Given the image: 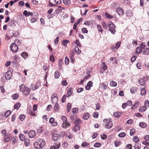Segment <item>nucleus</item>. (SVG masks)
Returning <instances> with one entry per match:
<instances>
[{
    "label": "nucleus",
    "mask_w": 149,
    "mask_h": 149,
    "mask_svg": "<svg viewBox=\"0 0 149 149\" xmlns=\"http://www.w3.org/2000/svg\"><path fill=\"white\" fill-rule=\"evenodd\" d=\"M45 144V141L43 139H40L36 140L33 146L35 148L41 149L44 146Z\"/></svg>",
    "instance_id": "obj_1"
},
{
    "label": "nucleus",
    "mask_w": 149,
    "mask_h": 149,
    "mask_svg": "<svg viewBox=\"0 0 149 149\" xmlns=\"http://www.w3.org/2000/svg\"><path fill=\"white\" fill-rule=\"evenodd\" d=\"M61 118L63 122V124L62 125V127L63 128H66L70 126V124L68 122L67 118L66 117L62 116L61 117Z\"/></svg>",
    "instance_id": "obj_2"
},
{
    "label": "nucleus",
    "mask_w": 149,
    "mask_h": 149,
    "mask_svg": "<svg viewBox=\"0 0 149 149\" xmlns=\"http://www.w3.org/2000/svg\"><path fill=\"white\" fill-rule=\"evenodd\" d=\"M103 121L104 122L106 123L104 125V127L106 128L107 129H110L112 127L113 123L111 120L105 119H104Z\"/></svg>",
    "instance_id": "obj_3"
},
{
    "label": "nucleus",
    "mask_w": 149,
    "mask_h": 149,
    "mask_svg": "<svg viewBox=\"0 0 149 149\" xmlns=\"http://www.w3.org/2000/svg\"><path fill=\"white\" fill-rule=\"evenodd\" d=\"M10 50L14 53L17 52L18 50L17 45L15 43H11L10 46Z\"/></svg>",
    "instance_id": "obj_4"
},
{
    "label": "nucleus",
    "mask_w": 149,
    "mask_h": 149,
    "mask_svg": "<svg viewBox=\"0 0 149 149\" xmlns=\"http://www.w3.org/2000/svg\"><path fill=\"white\" fill-rule=\"evenodd\" d=\"M51 100L53 104L58 103V98L57 94L56 93H54L51 97Z\"/></svg>",
    "instance_id": "obj_5"
},
{
    "label": "nucleus",
    "mask_w": 149,
    "mask_h": 149,
    "mask_svg": "<svg viewBox=\"0 0 149 149\" xmlns=\"http://www.w3.org/2000/svg\"><path fill=\"white\" fill-rule=\"evenodd\" d=\"M121 42L120 41L118 42L116 44L115 46H112L110 49L113 51L116 52L120 46Z\"/></svg>",
    "instance_id": "obj_6"
},
{
    "label": "nucleus",
    "mask_w": 149,
    "mask_h": 149,
    "mask_svg": "<svg viewBox=\"0 0 149 149\" xmlns=\"http://www.w3.org/2000/svg\"><path fill=\"white\" fill-rule=\"evenodd\" d=\"M116 12L120 16H123L124 14V11L123 8L121 7H118L116 10Z\"/></svg>",
    "instance_id": "obj_7"
},
{
    "label": "nucleus",
    "mask_w": 149,
    "mask_h": 149,
    "mask_svg": "<svg viewBox=\"0 0 149 149\" xmlns=\"http://www.w3.org/2000/svg\"><path fill=\"white\" fill-rule=\"evenodd\" d=\"M61 135L55 133H53L52 134V139L54 141L57 140L59 139Z\"/></svg>",
    "instance_id": "obj_8"
},
{
    "label": "nucleus",
    "mask_w": 149,
    "mask_h": 149,
    "mask_svg": "<svg viewBox=\"0 0 149 149\" xmlns=\"http://www.w3.org/2000/svg\"><path fill=\"white\" fill-rule=\"evenodd\" d=\"M146 78L145 77H142L139 79L138 81L139 84L141 86L144 85L146 84Z\"/></svg>",
    "instance_id": "obj_9"
},
{
    "label": "nucleus",
    "mask_w": 149,
    "mask_h": 149,
    "mask_svg": "<svg viewBox=\"0 0 149 149\" xmlns=\"http://www.w3.org/2000/svg\"><path fill=\"white\" fill-rule=\"evenodd\" d=\"M22 92L24 93V95L27 96L29 95L30 93L31 89L29 88L26 87L24 89V90Z\"/></svg>",
    "instance_id": "obj_10"
},
{
    "label": "nucleus",
    "mask_w": 149,
    "mask_h": 149,
    "mask_svg": "<svg viewBox=\"0 0 149 149\" xmlns=\"http://www.w3.org/2000/svg\"><path fill=\"white\" fill-rule=\"evenodd\" d=\"M12 74L10 71H8L5 75V77L6 80H9L11 79L12 77Z\"/></svg>",
    "instance_id": "obj_11"
},
{
    "label": "nucleus",
    "mask_w": 149,
    "mask_h": 149,
    "mask_svg": "<svg viewBox=\"0 0 149 149\" xmlns=\"http://www.w3.org/2000/svg\"><path fill=\"white\" fill-rule=\"evenodd\" d=\"M49 122L50 123L52 126H56L58 124L55 121L54 119L53 118H51L49 120Z\"/></svg>",
    "instance_id": "obj_12"
},
{
    "label": "nucleus",
    "mask_w": 149,
    "mask_h": 149,
    "mask_svg": "<svg viewBox=\"0 0 149 149\" xmlns=\"http://www.w3.org/2000/svg\"><path fill=\"white\" fill-rule=\"evenodd\" d=\"M28 134L29 137L32 138L34 137L36 135V132L34 130H31L29 132Z\"/></svg>",
    "instance_id": "obj_13"
},
{
    "label": "nucleus",
    "mask_w": 149,
    "mask_h": 149,
    "mask_svg": "<svg viewBox=\"0 0 149 149\" xmlns=\"http://www.w3.org/2000/svg\"><path fill=\"white\" fill-rule=\"evenodd\" d=\"M93 86V82L90 81L85 86V88L86 90H89L90 89L91 87Z\"/></svg>",
    "instance_id": "obj_14"
},
{
    "label": "nucleus",
    "mask_w": 149,
    "mask_h": 149,
    "mask_svg": "<svg viewBox=\"0 0 149 149\" xmlns=\"http://www.w3.org/2000/svg\"><path fill=\"white\" fill-rule=\"evenodd\" d=\"M27 113L31 116H36V113L35 112H32L31 109H27Z\"/></svg>",
    "instance_id": "obj_15"
},
{
    "label": "nucleus",
    "mask_w": 149,
    "mask_h": 149,
    "mask_svg": "<svg viewBox=\"0 0 149 149\" xmlns=\"http://www.w3.org/2000/svg\"><path fill=\"white\" fill-rule=\"evenodd\" d=\"M23 14L26 17L29 16V15L32 16L33 15V13L31 12H28L27 10H25L23 12Z\"/></svg>",
    "instance_id": "obj_16"
},
{
    "label": "nucleus",
    "mask_w": 149,
    "mask_h": 149,
    "mask_svg": "<svg viewBox=\"0 0 149 149\" xmlns=\"http://www.w3.org/2000/svg\"><path fill=\"white\" fill-rule=\"evenodd\" d=\"M80 126L79 125H75L72 128L73 131L74 132H76L77 131H79L80 130Z\"/></svg>",
    "instance_id": "obj_17"
},
{
    "label": "nucleus",
    "mask_w": 149,
    "mask_h": 149,
    "mask_svg": "<svg viewBox=\"0 0 149 149\" xmlns=\"http://www.w3.org/2000/svg\"><path fill=\"white\" fill-rule=\"evenodd\" d=\"M107 26L110 29L115 28L116 26L111 22H109L107 24Z\"/></svg>",
    "instance_id": "obj_18"
},
{
    "label": "nucleus",
    "mask_w": 149,
    "mask_h": 149,
    "mask_svg": "<svg viewBox=\"0 0 149 149\" xmlns=\"http://www.w3.org/2000/svg\"><path fill=\"white\" fill-rule=\"evenodd\" d=\"M139 104V101L135 102L134 104L132 106L131 109L133 110H134L138 106Z\"/></svg>",
    "instance_id": "obj_19"
},
{
    "label": "nucleus",
    "mask_w": 149,
    "mask_h": 149,
    "mask_svg": "<svg viewBox=\"0 0 149 149\" xmlns=\"http://www.w3.org/2000/svg\"><path fill=\"white\" fill-rule=\"evenodd\" d=\"M19 94L17 93H16L13 95L11 96V97L13 100H15L17 99L19 97Z\"/></svg>",
    "instance_id": "obj_20"
},
{
    "label": "nucleus",
    "mask_w": 149,
    "mask_h": 149,
    "mask_svg": "<svg viewBox=\"0 0 149 149\" xmlns=\"http://www.w3.org/2000/svg\"><path fill=\"white\" fill-rule=\"evenodd\" d=\"M58 64L59 65V70H61L62 69V66L63 64V60L62 59L59 60L58 62Z\"/></svg>",
    "instance_id": "obj_21"
},
{
    "label": "nucleus",
    "mask_w": 149,
    "mask_h": 149,
    "mask_svg": "<svg viewBox=\"0 0 149 149\" xmlns=\"http://www.w3.org/2000/svg\"><path fill=\"white\" fill-rule=\"evenodd\" d=\"M26 87L24 84H21L19 86L20 91L21 92H22L24 90V89Z\"/></svg>",
    "instance_id": "obj_22"
},
{
    "label": "nucleus",
    "mask_w": 149,
    "mask_h": 149,
    "mask_svg": "<svg viewBox=\"0 0 149 149\" xmlns=\"http://www.w3.org/2000/svg\"><path fill=\"white\" fill-rule=\"evenodd\" d=\"M61 146V144L59 142L56 141L55 142L53 146L56 149H58L60 148Z\"/></svg>",
    "instance_id": "obj_23"
},
{
    "label": "nucleus",
    "mask_w": 149,
    "mask_h": 149,
    "mask_svg": "<svg viewBox=\"0 0 149 149\" xmlns=\"http://www.w3.org/2000/svg\"><path fill=\"white\" fill-rule=\"evenodd\" d=\"M143 55H146L149 54V47L145 49L143 52Z\"/></svg>",
    "instance_id": "obj_24"
},
{
    "label": "nucleus",
    "mask_w": 149,
    "mask_h": 149,
    "mask_svg": "<svg viewBox=\"0 0 149 149\" xmlns=\"http://www.w3.org/2000/svg\"><path fill=\"white\" fill-rule=\"evenodd\" d=\"M24 141H25L24 144L26 146H29L30 143V141L29 139H26Z\"/></svg>",
    "instance_id": "obj_25"
},
{
    "label": "nucleus",
    "mask_w": 149,
    "mask_h": 149,
    "mask_svg": "<svg viewBox=\"0 0 149 149\" xmlns=\"http://www.w3.org/2000/svg\"><path fill=\"white\" fill-rule=\"evenodd\" d=\"M140 46L142 49H145L147 47L146 44L145 42H142L141 43Z\"/></svg>",
    "instance_id": "obj_26"
},
{
    "label": "nucleus",
    "mask_w": 149,
    "mask_h": 149,
    "mask_svg": "<svg viewBox=\"0 0 149 149\" xmlns=\"http://www.w3.org/2000/svg\"><path fill=\"white\" fill-rule=\"evenodd\" d=\"M72 90V88H69V89L68 90L66 96L67 97H69L72 94L71 91Z\"/></svg>",
    "instance_id": "obj_27"
},
{
    "label": "nucleus",
    "mask_w": 149,
    "mask_h": 149,
    "mask_svg": "<svg viewBox=\"0 0 149 149\" xmlns=\"http://www.w3.org/2000/svg\"><path fill=\"white\" fill-rule=\"evenodd\" d=\"M121 115V113L119 112H116L113 113V116L114 117L118 118Z\"/></svg>",
    "instance_id": "obj_28"
},
{
    "label": "nucleus",
    "mask_w": 149,
    "mask_h": 149,
    "mask_svg": "<svg viewBox=\"0 0 149 149\" xmlns=\"http://www.w3.org/2000/svg\"><path fill=\"white\" fill-rule=\"evenodd\" d=\"M101 65L102 67L104 70H105L107 69V67L104 62H102Z\"/></svg>",
    "instance_id": "obj_29"
},
{
    "label": "nucleus",
    "mask_w": 149,
    "mask_h": 149,
    "mask_svg": "<svg viewBox=\"0 0 149 149\" xmlns=\"http://www.w3.org/2000/svg\"><path fill=\"white\" fill-rule=\"evenodd\" d=\"M31 88L33 90H35L39 87V86L35 84H31L30 86Z\"/></svg>",
    "instance_id": "obj_30"
},
{
    "label": "nucleus",
    "mask_w": 149,
    "mask_h": 149,
    "mask_svg": "<svg viewBox=\"0 0 149 149\" xmlns=\"http://www.w3.org/2000/svg\"><path fill=\"white\" fill-rule=\"evenodd\" d=\"M135 51L137 54H139L141 52L142 49L140 47H138L136 48Z\"/></svg>",
    "instance_id": "obj_31"
},
{
    "label": "nucleus",
    "mask_w": 149,
    "mask_h": 149,
    "mask_svg": "<svg viewBox=\"0 0 149 149\" xmlns=\"http://www.w3.org/2000/svg\"><path fill=\"white\" fill-rule=\"evenodd\" d=\"M147 109V108H146L144 106H142L140 107L139 110V111L141 112H144Z\"/></svg>",
    "instance_id": "obj_32"
},
{
    "label": "nucleus",
    "mask_w": 149,
    "mask_h": 149,
    "mask_svg": "<svg viewBox=\"0 0 149 149\" xmlns=\"http://www.w3.org/2000/svg\"><path fill=\"white\" fill-rule=\"evenodd\" d=\"M44 128L42 126L39 127L37 129V132L38 133H41L43 132Z\"/></svg>",
    "instance_id": "obj_33"
},
{
    "label": "nucleus",
    "mask_w": 149,
    "mask_h": 149,
    "mask_svg": "<svg viewBox=\"0 0 149 149\" xmlns=\"http://www.w3.org/2000/svg\"><path fill=\"white\" fill-rule=\"evenodd\" d=\"M137 88L136 87H133L131 88L130 91L132 93L134 94L137 92Z\"/></svg>",
    "instance_id": "obj_34"
},
{
    "label": "nucleus",
    "mask_w": 149,
    "mask_h": 149,
    "mask_svg": "<svg viewBox=\"0 0 149 149\" xmlns=\"http://www.w3.org/2000/svg\"><path fill=\"white\" fill-rule=\"evenodd\" d=\"M74 50L75 51V52H76L78 54H80V53H81V50H80L79 48L77 46L75 47L74 48Z\"/></svg>",
    "instance_id": "obj_35"
},
{
    "label": "nucleus",
    "mask_w": 149,
    "mask_h": 149,
    "mask_svg": "<svg viewBox=\"0 0 149 149\" xmlns=\"http://www.w3.org/2000/svg\"><path fill=\"white\" fill-rule=\"evenodd\" d=\"M74 123L76 125H79L81 123V120L79 119H77L74 121Z\"/></svg>",
    "instance_id": "obj_36"
},
{
    "label": "nucleus",
    "mask_w": 149,
    "mask_h": 149,
    "mask_svg": "<svg viewBox=\"0 0 149 149\" xmlns=\"http://www.w3.org/2000/svg\"><path fill=\"white\" fill-rule=\"evenodd\" d=\"M139 126L142 127H146L147 126V124L144 122H141L139 124Z\"/></svg>",
    "instance_id": "obj_37"
},
{
    "label": "nucleus",
    "mask_w": 149,
    "mask_h": 149,
    "mask_svg": "<svg viewBox=\"0 0 149 149\" xmlns=\"http://www.w3.org/2000/svg\"><path fill=\"white\" fill-rule=\"evenodd\" d=\"M72 108V104L71 103H68L67 105V109L68 113Z\"/></svg>",
    "instance_id": "obj_38"
},
{
    "label": "nucleus",
    "mask_w": 149,
    "mask_h": 149,
    "mask_svg": "<svg viewBox=\"0 0 149 149\" xmlns=\"http://www.w3.org/2000/svg\"><path fill=\"white\" fill-rule=\"evenodd\" d=\"M21 56L24 58H25L28 57V54L25 52H23L21 53Z\"/></svg>",
    "instance_id": "obj_39"
},
{
    "label": "nucleus",
    "mask_w": 149,
    "mask_h": 149,
    "mask_svg": "<svg viewBox=\"0 0 149 149\" xmlns=\"http://www.w3.org/2000/svg\"><path fill=\"white\" fill-rule=\"evenodd\" d=\"M89 117V113H85L84 115L83 116V118L85 120H87L88 118Z\"/></svg>",
    "instance_id": "obj_40"
},
{
    "label": "nucleus",
    "mask_w": 149,
    "mask_h": 149,
    "mask_svg": "<svg viewBox=\"0 0 149 149\" xmlns=\"http://www.w3.org/2000/svg\"><path fill=\"white\" fill-rule=\"evenodd\" d=\"M110 86H112L116 87L117 86V83L113 81H111L110 82Z\"/></svg>",
    "instance_id": "obj_41"
},
{
    "label": "nucleus",
    "mask_w": 149,
    "mask_h": 149,
    "mask_svg": "<svg viewBox=\"0 0 149 149\" xmlns=\"http://www.w3.org/2000/svg\"><path fill=\"white\" fill-rule=\"evenodd\" d=\"M63 2L66 5H69L70 3V0H63Z\"/></svg>",
    "instance_id": "obj_42"
},
{
    "label": "nucleus",
    "mask_w": 149,
    "mask_h": 149,
    "mask_svg": "<svg viewBox=\"0 0 149 149\" xmlns=\"http://www.w3.org/2000/svg\"><path fill=\"white\" fill-rule=\"evenodd\" d=\"M89 145V143L85 141L83 142L81 144V146L83 147H87Z\"/></svg>",
    "instance_id": "obj_43"
},
{
    "label": "nucleus",
    "mask_w": 149,
    "mask_h": 149,
    "mask_svg": "<svg viewBox=\"0 0 149 149\" xmlns=\"http://www.w3.org/2000/svg\"><path fill=\"white\" fill-rule=\"evenodd\" d=\"M54 109L55 111H57L59 110V107L58 103L54 104Z\"/></svg>",
    "instance_id": "obj_44"
},
{
    "label": "nucleus",
    "mask_w": 149,
    "mask_h": 149,
    "mask_svg": "<svg viewBox=\"0 0 149 149\" xmlns=\"http://www.w3.org/2000/svg\"><path fill=\"white\" fill-rule=\"evenodd\" d=\"M4 137L3 141L4 142H9L10 140V138L9 136H8V135H7V137L6 136Z\"/></svg>",
    "instance_id": "obj_45"
},
{
    "label": "nucleus",
    "mask_w": 149,
    "mask_h": 149,
    "mask_svg": "<svg viewBox=\"0 0 149 149\" xmlns=\"http://www.w3.org/2000/svg\"><path fill=\"white\" fill-rule=\"evenodd\" d=\"M11 112L10 110L7 111L4 114V116L6 118L8 117L10 114Z\"/></svg>",
    "instance_id": "obj_46"
},
{
    "label": "nucleus",
    "mask_w": 149,
    "mask_h": 149,
    "mask_svg": "<svg viewBox=\"0 0 149 149\" xmlns=\"http://www.w3.org/2000/svg\"><path fill=\"white\" fill-rule=\"evenodd\" d=\"M136 132V130L134 128H132L130 132V134L131 136L133 135Z\"/></svg>",
    "instance_id": "obj_47"
},
{
    "label": "nucleus",
    "mask_w": 149,
    "mask_h": 149,
    "mask_svg": "<svg viewBox=\"0 0 149 149\" xmlns=\"http://www.w3.org/2000/svg\"><path fill=\"white\" fill-rule=\"evenodd\" d=\"M121 144V142L117 140L114 141L115 146L117 147L120 146Z\"/></svg>",
    "instance_id": "obj_48"
},
{
    "label": "nucleus",
    "mask_w": 149,
    "mask_h": 149,
    "mask_svg": "<svg viewBox=\"0 0 149 149\" xmlns=\"http://www.w3.org/2000/svg\"><path fill=\"white\" fill-rule=\"evenodd\" d=\"M54 76L55 78L57 79L59 78L60 76V74L58 71H55L54 73Z\"/></svg>",
    "instance_id": "obj_49"
},
{
    "label": "nucleus",
    "mask_w": 149,
    "mask_h": 149,
    "mask_svg": "<svg viewBox=\"0 0 149 149\" xmlns=\"http://www.w3.org/2000/svg\"><path fill=\"white\" fill-rule=\"evenodd\" d=\"M69 42V41L68 40H63L62 43V44L64 46H66L67 45L66 44L68 43Z\"/></svg>",
    "instance_id": "obj_50"
},
{
    "label": "nucleus",
    "mask_w": 149,
    "mask_h": 149,
    "mask_svg": "<svg viewBox=\"0 0 149 149\" xmlns=\"http://www.w3.org/2000/svg\"><path fill=\"white\" fill-rule=\"evenodd\" d=\"M65 9V8L63 7H62L61 6H58V9L57 10H58L59 12H62V10H64Z\"/></svg>",
    "instance_id": "obj_51"
},
{
    "label": "nucleus",
    "mask_w": 149,
    "mask_h": 149,
    "mask_svg": "<svg viewBox=\"0 0 149 149\" xmlns=\"http://www.w3.org/2000/svg\"><path fill=\"white\" fill-rule=\"evenodd\" d=\"M20 106V104L19 102L16 103L14 106V108L15 109H18Z\"/></svg>",
    "instance_id": "obj_52"
},
{
    "label": "nucleus",
    "mask_w": 149,
    "mask_h": 149,
    "mask_svg": "<svg viewBox=\"0 0 149 149\" xmlns=\"http://www.w3.org/2000/svg\"><path fill=\"white\" fill-rule=\"evenodd\" d=\"M139 141V139L137 136H134L133 139V141L135 142H137Z\"/></svg>",
    "instance_id": "obj_53"
},
{
    "label": "nucleus",
    "mask_w": 149,
    "mask_h": 149,
    "mask_svg": "<svg viewBox=\"0 0 149 149\" xmlns=\"http://www.w3.org/2000/svg\"><path fill=\"white\" fill-rule=\"evenodd\" d=\"M19 138L20 140L22 141H23L25 139V136L23 134H20L19 135Z\"/></svg>",
    "instance_id": "obj_54"
},
{
    "label": "nucleus",
    "mask_w": 149,
    "mask_h": 149,
    "mask_svg": "<svg viewBox=\"0 0 149 149\" xmlns=\"http://www.w3.org/2000/svg\"><path fill=\"white\" fill-rule=\"evenodd\" d=\"M78 111V109L77 108H73L72 110V111L74 114H75L77 113Z\"/></svg>",
    "instance_id": "obj_55"
},
{
    "label": "nucleus",
    "mask_w": 149,
    "mask_h": 149,
    "mask_svg": "<svg viewBox=\"0 0 149 149\" xmlns=\"http://www.w3.org/2000/svg\"><path fill=\"white\" fill-rule=\"evenodd\" d=\"M97 27L98 31L100 32L101 33H102L103 29H102L101 26L100 25H97Z\"/></svg>",
    "instance_id": "obj_56"
},
{
    "label": "nucleus",
    "mask_w": 149,
    "mask_h": 149,
    "mask_svg": "<svg viewBox=\"0 0 149 149\" xmlns=\"http://www.w3.org/2000/svg\"><path fill=\"white\" fill-rule=\"evenodd\" d=\"M43 69L44 70L46 71L47 70V72L48 71V70L49 68V67L48 65H45L43 66Z\"/></svg>",
    "instance_id": "obj_57"
},
{
    "label": "nucleus",
    "mask_w": 149,
    "mask_h": 149,
    "mask_svg": "<svg viewBox=\"0 0 149 149\" xmlns=\"http://www.w3.org/2000/svg\"><path fill=\"white\" fill-rule=\"evenodd\" d=\"M126 135V134L124 132H122L118 134V136L120 137H123Z\"/></svg>",
    "instance_id": "obj_58"
},
{
    "label": "nucleus",
    "mask_w": 149,
    "mask_h": 149,
    "mask_svg": "<svg viewBox=\"0 0 149 149\" xmlns=\"http://www.w3.org/2000/svg\"><path fill=\"white\" fill-rule=\"evenodd\" d=\"M38 107V105L37 104H34L33 107V112H35L36 111Z\"/></svg>",
    "instance_id": "obj_59"
},
{
    "label": "nucleus",
    "mask_w": 149,
    "mask_h": 149,
    "mask_svg": "<svg viewBox=\"0 0 149 149\" xmlns=\"http://www.w3.org/2000/svg\"><path fill=\"white\" fill-rule=\"evenodd\" d=\"M101 144L99 142H96L94 144V146L95 147H100Z\"/></svg>",
    "instance_id": "obj_60"
},
{
    "label": "nucleus",
    "mask_w": 149,
    "mask_h": 149,
    "mask_svg": "<svg viewBox=\"0 0 149 149\" xmlns=\"http://www.w3.org/2000/svg\"><path fill=\"white\" fill-rule=\"evenodd\" d=\"M1 133L4 136V137L6 136V130H3L1 131Z\"/></svg>",
    "instance_id": "obj_61"
},
{
    "label": "nucleus",
    "mask_w": 149,
    "mask_h": 149,
    "mask_svg": "<svg viewBox=\"0 0 149 149\" xmlns=\"http://www.w3.org/2000/svg\"><path fill=\"white\" fill-rule=\"evenodd\" d=\"M25 118V116L24 114L21 115L19 117V119L21 121H23L24 120Z\"/></svg>",
    "instance_id": "obj_62"
},
{
    "label": "nucleus",
    "mask_w": 149,
    "mask_h": 149,
    "mask_svg": "<svg viewBox=\"0 0 149 149\" xmlns=\"http://www.w3.org/2000/svg\"><path fill=\"white\" fill-rule=\"evenodd\" d=\"M146 90L145 88L142 89L141 90V95H143L146 94Z\"/></svg>",
    "instance_id": "obj_63"
},
{
    "label": "nucleus",
    "mask_w": 149,
    "mask_h": 149,
    "mask_svg": "<svg viewBox=\"0 0 149 149\" xmlns=\"http://www.w3.org/2000/svg\"><path fill=\"white\" fill-rule=\"evenodd\" d=\"M144 106L146 108L149 107V101L148 100H146L144 103Z\"/></svg>",
    "instance_id": "obj_64"
}]
</instances>
